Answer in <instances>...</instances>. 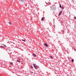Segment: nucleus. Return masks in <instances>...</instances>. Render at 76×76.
<instances>
[{
  "label": "nucleus",
  "instance_id": "obj_13",
  "mask_svg": "<svg viewBox=\"0 0 76 76\" xmlns=\"http://www.w3.org/2000/svg\"><path fill=\"white\" fill-rule=\"evenodd\" d=\"M50 58H53V57L52 56H50Z\"/></svg>",
  "mask_w": 76,
  "mask_h": 76
},
{
  "label": "nucleus",
  "instance_id": "obj_8",
  "mask_svg": "<svg viewBox=\"0 0 76 76\" xmlns=\"http://www.w3.org/2000/svg\"><path fill=\"white\" fill-rule=\"evenodd\" d=\"M44 20V17H43L41 19V20L42 21V20Z\"/></svg>",
  "mask_w": 76,
  "mask_h": 76
},
{
  "label": "nucleus",
  "instance_id": "obj_1",
  "mask_svg": "<svg viewBox=\"0 0 76 76\" xmlns=\"http://www.w3.org/2000/svg\"><path fill=\"white\" fill-rule=\"evenodd\" d=\"M33 66L35 68V69H37V66L35 64H33Z\"/></svg>",
  "mask_w": 76,
  "mask_h": 76
},
{
  "label": "nucleus",
  "instance_id": "obj_7",
  "mask_svg": "<svg viewBox=\"0 0 76 76\" xmlns=\"http://www.w3.org/2000/svg\"><path fill=\"white\" fill-rule=\"evenodd\" d=\"M6 47V46L5 45H4V46L3 45L1 46V47Z\"/></svg>",
  "mask_w": 76,
  "mask_h": 76
},
{
  "label": "nucleus",
  "instance_id": "obj_21",
  "mask_svg": "<svg viewBox=\"0 0 76 76\" xmlns=\"http://www.w3.org/2000/svg\"><path fill=\"white\" fill-rule=\"evenodd\" d=\"M22 64H23V63H22Z\"/></svg>",
  "mask_w": 76,
  "mask_h": 76
},
{
  "label": "nucleus",
  "instance_id": "obj_6",
  "mask_svg": "<svg viewBox=\"0 0 76 76\" xmlns=\"http://www.w3.org/2000/svg\"><path fill=\"white\" fill-rule=\"evenodd\" d=\"M17 61H18V62H20V59H18L17 60Z\"/></svg>",
  "mask_w": 76,
  "mask_h": 76
},
{
  "label": "nucleus",
  "instance_id": "obj_14",
  "mask_svg": "<svg viewBox=\"0 0 76 76\" xmlns=\"http://www.w3.org/2000/svg\"><path fill=\"white\" fill-rule=\"evenodd\" d=\"M74 18L75 19H76V17H74Z\"/></svg>",
  "mask_w": 76,
  "mask_h": 76
},
{
  "label": "nucleus",
  "instance_id": "obj_10",
  "mask_svg": "<svg viewBox=\"0 0 76 76\" xmlns=\"http://www.w3.org/2000/svg\"><path fill=\"white\" fill-rule=\"evenodd\" d=\"M59 6H60V8H61V4H60L59 5Z\"/></svg>",
  "mask_w": 76,
  "mask_h": 76
},
{
  "label": "nucleus",
  "instance_id": "obj_5",
  "mask_svg": "<svg viewBox=\"0 0 76 76\" xmlns=\"http://www.w3.org/2000/svg\"><path fill=\"white\" fill-rule=\"evenodd\" d=\"M33 54L34 57H37V55H36L35 54H34V53H33Z\"/></svg>",
  "mask_w": 76,
  "mask_h": 76
},
{
  "label": "nucleus",
  "instance_id": "obj_16",
  "mask_svg": "<svg viewBox=\"0 0 76 76\" xmlns=\"http://www.w3.org/2000/svg\"><path fill=\"white\" fill-rule=\"evenodd\" d=\"M9 23L10 24V25H12V24L11 23H10V22H9Z\"/></svg>",
  "mask_w": 76,
  "mask_h": 76
},
{
  "label": "nucleus",
  "instance_id": "obj_4",
  "mask_svg": "<svg viewBox=\"0 0 76 76\" xmlns=\"http://www.w3.org/2000/svg\"><path fill=\"white\" fill-rule=\"evenodd\" d=\"M20 2L21 3H22L23 2H24V0H20Z\"/></svg>",
  "mask_w": 76,
  "mask_h": 76
},
{
  "label": "nucleus",
  "instance_id": "obj_19",
  "mask_svg": "<svg viewBox=\"0 0 76 76\" xmlns=\"http://www.w3.org/2000/svg\"><path fill=\"white\" fill-rule=\"evenodd\" d=\"M31 73H33V72H32Z\"/></svg>",
  "mask_w": 76,
  "mask_h": 76
},
{
  "label": "nucleus",
  "instance_id": "obj_15",
  "mask_svg": "<svg viewBox=\"0 0 76 76\" xmlns=\"http://www.w3.org/2000/svg\"><path fill=\"white\" fill-rule=\"evenodd\" d=\"M22 40L23 41H24V42H25V40H24L23 39H22Z\"/></svg>",
  "mask_w": 76,
  "mask_h": 76
},
{
  "label": "nucleus",
  "instance_id": "obj_18",
  "mask_svg": "<svg viewBox=\"0 0 76 76\" xmlns=\"http://www.w3.org/2000/svg\"><path fill=\"white\" fill-rule=\"evenodd\" d=\"M62 32H63V33L64 34V31H62Z\"/></svg>",
  "mask_w": 76,
  "mask_h": 76
},
{
  "label": "nucleus",
  "instance_id": "obj_9",
  "mask_svg": "<svg viewBox=\"0 0 76 76\" xmlns=\"http://www.w3.org/2000/svg\"><path fill=\"white\" fill-rule=\"evenodd\" d=\"M72 62H73V61H74V59H72Z\"/></svg>",
  "mask_w": 76,
  "mask_h": 76
},
{
  "label": "nucleus",
  "instance_id": "obj_3",
  "mask_svg": "<svg viewBox=\"0 0 76 76\" xmlns=\"http://www.w3.org/2000/svg\"><path fill=\"white\" fill-rule=\"evenodd\" d=\"M61 13H62V11H61L60 13L59 14V16H60L61 15Z\"/></svg>",
  "mask_w": 76,
  "mask_h": 76
},
{
  "label": "nucleus",
  "instance_id": "obj_11",
  "mask_svg": "<svg viewBox=\"0 0 76 76\" xmlns=\"http://www.w3.org/2000/svg\"><path fill=\"white\" fill-rule=\"evenodd\" d=\"M61 9L63 10L64 9V7H62Z\"/></svg>",
  "mask_w": 76,
  "mask_h": 76
},
{
  "label": "nucleus",
  "instance_id": "obj_12",
  "mask_svg": "<svg viewBox=\"0 0 76 76\" xmlns=\"http://www.w3.org/2000/svg\"><path fill=\"white\" fill-rule=\"evenodd\" d=\"M10 64H12V65H13V63L11 62L10 63Z\"/></svg>",
  "mask_w": 76,
  "mask_h": 76
},
{
  "label": "nucleus",
  "instance_id": "obj_20",
  "mask_svg": "<svg viewBox=\"0 0 76 76\" xmlns=\"http://www.w3.org/2000/svg\"><path fill=\"white\" fill-rule=\"evenodd\" d=\"M74 50H76V49H74Z\"/></svg>",
  "mask_w": 76,
  "mask_h": 76
},
{
  "label": "nucleus",
  "instance_id": "obj_2",
  "mask_svg": "<svg viewBox=\"0 0 76 76\" xmlns=\"http://www.w3.org/2000/svg\"><path fill=\"white\" fill-rule=\"evenodd\" d=\"M44 45H45V46L46 47H48V44H47V43H45L44 44Z\"/></svg>",
  "mask_w": 76,
  "mask_h": 76
},
{
  "label": "nucleus",
  "instance_id": "obj_17",
  "mask_svg": "<svg viewBox=\"0 0 76 76\" xmlns=\"http://www.w3.org/2000/svg\"><path fill=\"white\" fill-rule=\"evenodd\" d=\"M31 68H32V69H33V67L32 66H31Z\"/></svg>",
  "mask_w": 76,
  "mask_h": 76
}]
</instances>
